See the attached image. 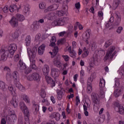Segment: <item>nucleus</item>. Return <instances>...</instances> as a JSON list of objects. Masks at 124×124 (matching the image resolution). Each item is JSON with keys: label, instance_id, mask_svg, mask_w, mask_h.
Masks as SVG:
<instances>
[{"label": "nucleus", "instance_id": "obj_1", "mask_svg": "<svg viewBox=\"0 0 124 124\" xmlns=\"http://www.w3.org/2000/svg\"><path fill=\"white\" fill-rule=\"evenodd\" d=\"M27 52L31 62L30 67H32V69H36V65H35V57L36 56L37 49H36V47H33L32 50L30 48H28Z\"/></svg>", "mask_w": 124, "mask_h": 124}, {"label": "nucleus", "instance_id": "obj_2", "mask_svg": "<svg viewBox=\"0 0 124 124\" xmlns=\"http://www.w3.org/2000/svg\"><path fill=\"white\" fill-rule=\"evenodd\" d=\"M19 107L22 113L24 115V120H26V123L29 124V120H30V110H29V108L23 102L20 103Z\"/></svg>", "mask_w": 124, "mask_h": 124}, {"label": "nucleus", "instance_id": "obj_3", "mask_svg": "<svg viewBox=\"0 0 124 124\" xmlns=\"http://www.w3.org/2000/svg\"><path fill=\"white\" fill-rule=\"evenodd\" d=\"M69 18L68 17H61L55 20L53 23L52 25L54 26H63L65 23L68 21Z\"/></svg>", "mask_w": 124, "mask_h": 124}, {"label": "nucleus", "instance_id": "obj_4", "mask_svg": "<svg viewBox=\"0 0 124 124\" xmlns=\"http://www.w3.org/2000/svg\"><path fill=\"white\" fill-rule=\"evenodd\" d=\"M17 50V45L15 44H12L8 47V50H6L10 54V58H13L15 51Z\"/></svg>", "mask_w": 124, "mask_h": 124}, {"label": "nucleus", "instance_id": "obj_5", "mask_svg": "<svg viewBox=\"0 0 124 124\" xmlns=\"http://www.w3.org/2000/svg\"><path fill=\"white\" fill-rule=\"evenodd\" d=\"M27 79L29 81H40V76L37 73H33L31 75H30L27 77Z\"/></svg>", "mask_w": 124, "mask_h": 124}, {"label": "nucleus", "instance_id": "obj_6", "mask_svg": "<svg viewBox=\"0 0 124 124\" xmlns=\"http://www.w3.org/2000/svg\"><path fill=\"white\" fill-rule=\"evenodd\" d=\"M53 62L55 66L59 67V68L62 67V62H61V55L57 54V55L55 57Z\"/></svg>", "mask_w": 124, "mask_h": 124}, {"label": "nucleus", "instance_id": "obj_7", "mask_svg": "<svg viewBox=\"0 0 124 124\" xmlns=\"http://www.w3.org/2000/svg\"><path fill=\"white\" fill-rule=\"evenodd\" d=\"M115 107V110L116 112L119 113L121 115H124V108L122 105L120 104L119 103H116Z\"/></svg>", "mask_w": 124, "mask_h": 124}, {"label": "nucleus", "instance_id": "obj_8", "mask_svg": "<svg viewBox=\"0 0 124 124\" xmlns=\"http://www.w3.org/2000/svg\"><path fill=\"white\" fill-rule=\"evenodd\" d=\"M6 119L8 124H14L15 121L17 120V117L15 114H12L7 115Z\"/></svg>", "mask_w": 124, "mask_h": 124}, {"label": "nucleus", "instance_id": "obj_9", "mask_svg": "<svg viewBox=\"0 0 124 124\" xmlns=\"http://www.w3.org/2000/svg\"><path fill=\"white\" fill-rule=\"evenodd\" d=\"M0 55H1V60L3 61H6L7 57H10V54L8 51H5L3 49L0 50Z\"/></svg>", "mask_w": 124, "mask_h": 124}, {"label": "nucleus", "instance_id": "obj_10", "mask_svg": "<svg viewBox=\"0 0 124 124\" xmlns=\"http://www.w3.org/2000/svg\"><path fill=\"white\" fill-rule=\"evenodd\" d=\"M115 49H116V47H115V46H111L108 49L107 54L105 56L104 59V61L105 62H106V61H107V60H108V59H109V58L110 57V56H111V55H112V53H113V52H114V51H115Z\"/></svg>", "mask_w": 124, "mask_h": 124}, {"label": "nucleus", "instance_id": "obj_11", "mask_svg": "<svg viewBox=\"0 0 124 124\" xmlns=\"http://www.w3.org/2000/svg\"><path fill=\"white\" fill-rule=\"evenodd\" d=\"M91 97L94 105H97L99 104V98L97 97V95H96L95 93H93L91 94Z\"/></svg>", "mask_w": 124, "mask_h": 124}, {"label": "nucleus", "instance_id": "obj_12", "mask_svg": "<svg viewBox=\"0 0 124 124\" xmlns=\"http://www.w3.org/2000/svg\"><path fill=\"white\" fill-rule=\"evenodd\" d=\"M9 23L13 28H17L18 27V20L14 16L11 18Z\"/></svg>", "mask_w": 124, "mask_h": 124}, {"label": "nucleus", "instance_id": "obj_13", "mask_svg": "<svg viewBox=\"0 0 124 124\" xmlns=\"http://www.w3.org/2000/svg\"><path fill=\"white\" fill-rule=\"evenodd\" d=\"M51 75L54 78H57V77H59L60 75V71L57 68H53L51 69Z\"/></svg>", "mask_w": 124, "mask_h": 124}, {"label": "nucleus", "instance_id": "obj_14", "mask_svg": "<svg viewBox=\"0 0 124 124\" xmlns=\"http://www.w3.org/2000/svg\"><path fill=\"white\" fill-rule=\"evenodd\" d=\"M46 80L48 84H51V87H55L56 86V83L54 82V80L52 79V78L49 76V75L45 76Z\"/></svg>", "mask_w": 124, "mask_h": 124}, {"label": "nucleus", "instance_id": "obj_15", "mask_svg": "<svg viewBox=\"0 0 124 124\" xmlns=\"http://www.w3.org/2000/svg\"><path fill=\"white\" fill-rule=\"evenodd\" d=\"M124 91V87L121 86L120 88L116 89L114 92V95L115 97H119L122 92Z\"/></svg>", "mask_w": 124, "mask_h": 124}, {"label": "nucleus", "instance_id": "obj_16", "mask_svg": "<svg viewBox=\"0 0 124 124\" xmlns=\"http://www.w3.org/2000/svg\"><path fill=\"white\" fill-rule=\"evenodd\" d=\"M11 103L15 108H16L18 106V97L16 96H13Z\"/></svg>", "mask_w": 124, "mask_h": 124}, {"label": "nucleus", "instance_id": "obj_17", "mask_svg": "<svg viewBox=\"0 0 124 124\" xmlns=\"http://www.w3.org/2000/svg\"><path fill=\"white\" fill-rule=\"evenodd\" d=\"M53 52H49V54L51 55V58H55L56 56L57 55L58 53L59 52V47L58 46H54L53 49Z\"/></svg>", "mask_w": 124, "mask_h": 124}, {"label": "nucleus", "instance_id": "obj_18", "mask_svg": "<svg viewBox=\"0 0 124 124\" xmlns=\"http://www.w3.org/2000/svg\"><path fill=\"white\" fill-rule=\"evenodd\" d=\"M115 17L116 18V19L115 20V23H114V26H119L121 23V20L122 18L121 17V15H120V14H115Z\"/></svg>", "mask_w": 124, "mask_h": 124}, {"label": "nucleus", "instance_id": "obj_19", "mask_svg": "<svg viewBox=\"0 0 124 124\" xmlns=\"http://www.w3.org/2000/svg\"><path fill=\"white\" fill-rule=\"evenodd\" d=\"M45 47H46V45L44 44H43L39 47L38 50V53L39 55H43V53H44V51H45Z\"/></svg>", "mask_w": 124, "mask_h": 124}, {"label": "nucleus", "instance_id": "obj_20", "mask_svg": "<svg viewBox=\"0 0 124 124\" xmlns=\"http://www.w3.org/2000/svg\"><path fill=\"white\" fill-rule=\"evenodd\" d=\"M50 71V68L48 65H45L43 68V72L45 76L49 75V72Z\"/></svg>", "mask_w": 124, "mask_h": 124}, {"label": "nucleus", "instance_id": "obj_21", "mask_svg": "<svg viewBox=\"0 0 124 124\" xmlns=\"http://www.w3.org/2000/svg\"><path fill=\"white\" fill-rule=\"evenodd\" d=\"M121 3V0H114V2L112 6V8L113 10H116L117 8H118V6H119V5Z\"/></svg>", "mask_w": 124, "mask_h": 124}, {"label": "nucleus", "instance_id": "obj_22", "mask_svg": "<svg viewBox=\"0 0 124 124\" xmlns=\"http://www.w3.org/2000/svg\"><path fill=\"white\" fill-rule=\"evenodd\" d=\"M21 8V6H19V7L18 8L17 7V6L15 5H11L10 6L9 8V10L10 11V12H14V11H15V10H19V9H20Z\"/></svg>", "mask_w": 124, "mask_h": 124}, {"label": "nucleus", "instance_id": "obj_23", "mask_svg": "<svg viewBox=\"0 0 124 124\" xmlns=\"http://www.w3.org/2000/svg\"><path fill=\"white\" fill-rule=\"evenodd\" d=\"M56 41L57 39L56 38V36H52L51 39L50 40V44H49V46H51V47H54V46H56Z\"/></svg>", "mask_w": 124, "mask_h": 124}, {"label": "nucleus", "instance_id": "obj_24", "mask_svg": "<svg viewBox=\"0 0 124 124\" xmlns=\"http://www.w3.org/2000/svg\"><path fill=\"white\" fill-rule=\"evenodd\" d=\"M16 20H18V21H19L20 22H23V21L25 20V17L24 16L20 15L19 14H16Z\"/></svg>", "mask_w": 124, "mask_h": 124}, {"label": "nucleus", "instance_id": "obj_25", "mask_svg": "<svg viewBox=\"0 0 124 124\" xmlns=\"http://www.w3.org/2000/svg\"><path fill=\"white\" fill-rule=\"evenodd\" d=\"M19 69L20 70H24V69H26L27 67H26V64H25V63L23 62V61L20 60L19 61Z\"/></svg>", "mask_w": 124, "mask_h": 124}, {"label": "nucleus", "instance_id": "obj_26", "mask_svg": "<svg viewBox=\"0 0 124 124\" xmlns=\"http://www.w3.org/2000/svg\"><path fill=\"white\" fill-rule=\"evenodd\" d=\"M114 87L121 89V86L120 87V79L119 78H115Z\"/></svg>", "mask_w": 124, "mask_h": 124}, {"label": "nucleus", "instance_id": "obj_27", "mask_svg": "<svg viewBox=\"0 0 124 124\" xmlns=\"http://www.w3.org/2000/svg\"><path fill=\"white\" fill-rule=\"evenodd\" d=\"M0 89L3 91H5L6 90V87H5V83L0 81Z\"/></svg>", "mask_w": 124, "mask_h": 124}, {"label": "nucleus", "instance_id": "obj_28", "mask_svg": "<svg viewBox=\"0 0 124 124\" xmlns=\"http://www.w3.org/2000/svg\"><path fill=\"white\" fill-rule=\"evenodd\" d=\"M31 36H27L26 38L25 41L26 42V45L27 46H30L31 44Z\"/></svg>", "mask_w": 124, "mask_h": 124}, {"label": "nucleus", "instance_id": "obj_29", "mask_svg": "<svg viewBox=\"0 0 124 124\" xmlns=\"http://www.w3.org/2000/svg\"><path fill=\"white\" fill-rule=\"evenodd\" d=\"M13 78H14V80L17 81V79L19 78V74H18V72L15 71L13 73Z\"/></svg>", "mask_w": 124, "mask_h": 124}, {"label": "nucleus", "instance_id": "obj_30", "mask_svg": "<svg viewBox=\"0 0 124 124\" xmlns=\"http://www.w3.org/2000/svg\"><path fill=\"white\" fill-rule=\"evenodd\" d=\"M33 104L34 109L35 110V111L34 112V114L35 115H36V114H37V112H38V107H39V106H38V105L35 103Z\"/></svg>", "mask_w": 124, "mask_h": 124}, {"label": "nucleus", "instance_id": "obj_31", "mask_svg": "<svg viewBox=\"0 0 124 124\" xmlns=\"http://www.w3.org/2000/svg\"><path fill=\"white\" fill-rule=\"evenodd\" d=\"M99 86L101 88L105 87V80L104 79H100Z\"/></svg>", "mask_w": 124, "mask_h": 124}, {"label": "nucleus", "instance_id": "obj_32", "mask_svg": "<svg viewBox=\"0 0 124 124\" xmlns=\"http://www.w3.org/2000/svg\"><path fill=\"white\" fill-rule=\"evenodd\" d=\"M32 26L34 30H38V29H39V23L36 21L33 23Z\"/></svg>", "mask_w": 124, "mask_h": 124}, {"label": "nucleus", "instance_id": "obj_33", "mask_svg": "<svg viewBox=\"0 0 124 124\" xmlns=\"http://www.w3.org/2000/svg\"><path fill=\"white\" fill-rule=\"evenodd\" d=\"M12 37L14 39H16V38H18L19 37V32L17 31H15L12 34Z\"/></svg>", "mask_w": 124, "mask_h": 124}, {"label": "nucleus", "instance_id": "obj_34", "mask_svg": "<svg viewBox=\"0 0 124 124\" xmlns=\"http://www.w3.org/2000/svg\"><path fill=\"white\" fill-rule=\"evenodd\" d=\"M57 93V98H58V99H62V95H63V92H62V91H60V92H58Z\"/></svg>", "mask_w": 124, "mask_h": 124}, {"label": "nucleus", "instance_id": "obj_35", "mask_svg": "<svg viewBox=\"0 0 124 124\" xmlns=\"http://www.w3.org/2000/svg\"><path fill=\"white\" fill-rule=\"evenodd\" d=\"M23 100H25V102H26L27 103H29V102H30V98L26 94L23 95Z\"/></svg>", "mask_w": 124, "mask_h": 124}, {"label": "nucleus", "instance_id": "obj_36", "mask_svg": "<svg viewBox=\"0 0 124 124\" xmlns=\"http://www.w3.org/2000/svg\"><path fill=\"white\" fill-rule=\"evenodd\" d=\"M49 11H54L52 5L49 6L46 9H45L44 12L47 13V12H49Z\"/></svg>", "mask_w": 124, "mask_h": 124}, {"label": "nucleus", "instance_id": "obj_37", "mask_svg": "<svg viewBox=\"0 0 124 124\" xmlns=\"http://www.w3.org/2000/svg\"><path fill=\"white\" fill-rule=\"evenodd\" d=\"M6 78L7 81H11V79H12V75L10 73H7Z\"/></svg>", "mask_w": 124, "mask_h": 124}, {"label": "nucleus", "instance_id": "obj_38", "mask_svg": "<svg viewBox=\"0 0 124 124\" xmlns=\"http://www.w3.org/2000/svg\"><path fill=\"white\" fill-rule=\"evenodd\" d=\"M40 95L42 98H45L46 97V92H45V91H44V90H41Z\"/></svg>", "mask_w": 124, "mask_h": 124}, {"label": "nucleus", "instance_id": "obj_39", "mask_svg": "<svg viewBox=\"0 0 124 124\" xmlns=\"http://www.w3.org/2000/svg\"><path fill=\"white\" fill-rule=\"evenodd\" d=\"M92 91H93V86H92V84L87 85V92L89 93H92Z\"/></svg>", "mask_w": 124, "mask_h": 124}, {"label": "nucleus", "instance_id": "obj_40", "mask_svg": "<svg viewBox=\"0 0 124 124\" xmlns=\"http://www.w3.org/2000/svg\"><path fill=\"white\" fill-rule=\"evenodd\" d=\"M83 109H84V114L85 116H86V117H88V116H89V112H88V111H87V106L85 105H83Z\"/></svg>", "mask_w": 124, "mask_h": 124}, {"label": "nucleus", "instance_id": "obj_41", "mask_svg": "<svg viewBox=\"0 0 124 124\" xmlns=\"http://www.w3.org/2000/svg\"><path fill=\"white\" fill-rule=\"evenodd\" d=\"M84 105H86L87 108H90V107L91 106V101H90V100H86Z\"/></svg>", "mask_w": 124, "mask_h": 124}, {"label": "nucleus", "instance_id": "obj_42", "mask_svg": "<svg viewBox=\"0 0 124 124\" xmlns=\"http://www.w3.org/2000/svg\"><path fill=\"white\" fill-rule=\"evenodd\" d=\"M111 44H112V41L108 40L105 43V46L106 48H108V47H109Z\"/></svg>", "mask_w": 124, "mask_h": 124}, {"label": "nucleus", "instance_id": "obj_43", "mask_svg": "<svg viewBox=\"0 0 124 124\" xmlns=\"http://www.w3.org/2000/svg\"><path fill=\"white\" fill-rule=\"evenodd\" d=\"M29 11H30V6H25L24 9V12H25V13H28Z\"/></svg>", "mask_w": 124, "mask_h": 124}, {"label": "nucleus", "instance_id": "obj_44", "mask_svg": "<svg viewBox=\"0 0 124 124\" xmlns=\"http://www.w3.org/2000/svg\"><path fill=\"white\" fill-rule=\"evenodd\" d=\"M98 16L99 17L100 20H102L103 19V13L102 11L98 12Z\"/></svg>", "mask_w": 124, "mask_h": 124}, {"label": "nucleus", "instance_id": "obj_45", "mask_svg": "<svg viewBox=\"0 0 124 124\" xmlns=\"http://www.w3.org/2000/svg\"><path fill=\"white\" fill-rule=\"evenodd\" d=\"M46 7V5L45 3L42 2L39 4V8L41 9H44Z\"/></svg>", "mask_w": 124, "mask_h": 124}, {"label": "nucleus", "instance_id": "obj_46", "mask_svg": "<svg viewBox=\"0 0 124 124\" xmlns=\"http://www.w3.org/2000/svg\"><path fill=\"white\" fill-rule=\"evenodd\" d=\"M70 56L72 58H75L76 57V52L74 50L72 51V52H70Z\"/></svg>", "mask_w": 124, "mask_h": 124}, {"label": "nucleus", "instance_id": "obj_47", "mask_svg": "<svg viewBox=\"0 0 124 124\" xmlns=\"http://www.w3.org/2000/svg\"><path fill=\"white\" fill-rule=\"evenodd\" d=\"M100 94L101 98H104V97H105V93H104V91H103V90H100Z\"/></svg>", "mask_w": 124, "mask_h": 124}, {"label": "nucleus", "instance_id": "obj_48", "mask_svg": "<svg viewBox=\"0 0 124 124\" xmlns=\"http://www.w3.org/2000/svg\"><path fill=\"white\" fill-rule=\"evenodd\" d=\"M76 25L78 26L79 30H80V31H81V30H83V26H82V25L81 24H80V23L79 22H77L76 23Z\"/></svg>", "mask_w": 124, "mask_h": 124}, {"label": "nucleus", "instance_id": "obj_49", "mask_svg": "<svg viewBox=\"0 0 124 124\" xmlns=\"http://www.w3.org/2000/svg\"><path fill=\"white\" fill-rule=\"evenodd\" d=\"M20 59V56L18 54H16L15 56L14 60L15 62H18L19 60Z\"/></svg>", "mask_w": 124, "mask_h": 124}, {"label": "nucleus", "instance_id": "obj_50", "mask_svg": "<svg viewBox=\"0 0 124 124\" xmlns=\"http://www.w3.org/2000/svg\"><path fill=\"white\" fill-rule=\"evenodd\" d=\"M119 71L121 73L122 75H124V66H122L120 69Z\"/></svg>", "mask_w": 124, "mask_h": 124}, {"label": "nucleus", "instance_id": "obj_51", "mask_svg": "<svg viewBox=\"0 0 124 124\" xmlns=\"http://www.w3.org/2000/svg\"><path fill=\"white\" fill-rule=\"evenodd\" d=\"M62 10L64 13L67 12V10H68V7L67 5L63 6Z\"/></svg>", "mask_w": 124, "mask_h": 124}, {"label": "nucleus", "instance_id": "obj_52", "mask_svg": "<svg viewBox=\"0 0 124 124\" xmlns=\"http://www.w3.org/2000/svg\"><path fill=\"white\" fill-rule=\"evenodd\" d=\"M96 49V44L93 42L92 46V51H94Z\"/></svg>", "mask_w": 124, "mask_h": 124}, {"label": "nucleus", "instance_id": "obj_53", "mask_svg": "<svg viewBox=\"0 0 124 124\" xmlns=\"http://www.w3.org/2000/svg\"><path fill=\"white\" fill-rule=\"evenodd\" d=\"M63 13L64 12L62 11H58L57 12V15H58L59 16H63Z\"/></svg>", "mask_w": 124, "mask_h": 124}, {"label": "nucleus", "instance_id": "obj_54", "mask_svg": "<svg viewBox=\"0 0 124 124\" xmlns=\"http://www.w3.org/2000/svg\"><path fill=\"white\" fill-rule=\"evenodd\" d=\"M62 58L64 59L65 62H68L69 60V57L67 55H62Z\"/></svg>", "mask_w": 124, "mask_h": 124}, {"label": "nucleus", "instance_id": "obj_55", "mask_svg": "<svg viewBox=\"0 0 124 124\" xmlns=\"http://www.w3.org/2000/svg\"><path fill=\"white\" fill-rule=\"evenodd\" d=\"M89 38H90V32L88 31L85 37H83V39H89Z\"/></svg>", "mask_w": 124, "mask_h": 124}, {"label": "nucleus", "instance_id": "obj_56", "mask_svg": "<svg viewBox=\"0 0 124 124\" xmlns=\"http://www.w3.org/2000/svg\"><path fill=\"white\" fill-rule=\"evenodd\" d=\"M123 30V27H119L118 28L117 30H116V32H117V33H121V32H122V31Z\"/></svg>", "mask_w": 124, "mask_h": 124}, {"label": "nucleus", "instance_id": "obj_57", "mask_svg": "<svg viewBox=\"0 0 124 124\" xmlns=\"http://www.w3.org/2000/svg\"><path fill=\"white\" fill-rule=\"evenodd\" d=\"M75 6L77 9H79L81 7V5L80 4L79 2L76 3Z\"/></svg>", "mask_w": 124, "mask_h": 124}, {"label": "nucleus", "instance_id": "obj_58", "mask_svg": "<svg viewBox=\"0 0 124 124\" xmlns=\"http://www.w3.org/2000/svg\"><path fill=\"white\" fill-rule=\"evenodd\" d=\"M3 11L4 13H7L8 12V6H5L3 9Z\"/></svg>", "mask_w": 124, "mask_h": 124}, {"label": "nucleus", "instance_id": "obj_59", "mask_svg": "<svg viewBox=\"0 0 124 124\" xmlns=\"http://www.w3.org/2000/svg\"><path fill=\"white\" fill-rule=\"evenodd\" d=\"M31 68H28L25 70V73L26 74H29V73H31Z\"/></svg>", "mask_w": 124, "mask_h": 124}, {"label": "nucleus", "instance_id": "obj_60", "mask_svg": "<svg viewBox=\"0 0 124 124\" xmlns=\"http://www.w3.org/2000/svg\"><path fill=\"white\" fill-rule=\"evenodd\" d=\"M79 103H80V99H79V97L77 96L76 98V104L77 106L79 105Z\"/></svg>", "mask_w": 124, "mask_h": 124}, {"label": "nucleus", "instance_id": "obj_61", "mask_svg": "<svg viewBox=\"0 0 124 124\" xmlns=\"http://www.w3.org/2000/svg\"><path fill=\"white\" fill-rule=\"evenodd\" d=\"M89 55V53H88V51H85L84 53L82 55V58H86V57H88Z\"/></svg>", "mask_w": 124, "mask_h": 124}, {"label": "nucleus", "instance_id": "obj_62", "mask_svg": "<svg viewBox=\"0 0 124 124\" xmlns=\"http://www.w3.org/2000/svg\"><path fill=\"white\" fill-rule=\"evenodd\" d=\"M92 82H93V78H89L87 81V85H92Z\"/></svg>", "mask_w": 124, "mask_h": 124}, {"label": "nucleus", "instance_id": "obj_63", "mask_svg": "<svg viewBox=\"0 0 124 124\" xmlns=\"http://www.w3.org/2000/svg\"><path fill=\"white\" fill-rule=\"evenodd\" d=\"M64 41V40L63 39H62L58 40L57 41L58 45H59V44H62V43H63Z\"/></svg>", "mask_w": 124, "mask_h": 124}, {"label": "nucleus", "instance_id": "obj_64", "mask_svg": "<svg viewBox=\"0 0 124 124\" xmlns=\"http://www.w3.org/2000/svg\"><path fill=\"white\" fill-rule=\"evenodd\" d=\"M59 8V6L57 4H54L52 5L53 10H57V9Z\"/></svg>", "mask_w": 124, "mask_h": 124}]
</instances>
